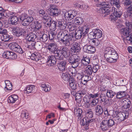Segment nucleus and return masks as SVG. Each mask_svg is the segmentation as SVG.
I'll return each instance as SVG.
<instances>
[{
	"mask_svg": "<svg viewBox=\"0 0 132 132\" xmlns=\"http://www.w3.org/2000/svg\"><path fill=\"white\" fill-rule=\"evenodd\" d=\"M104 53V56L108 62H115L118 59V56L116 51L112 47H106L105 49Z\"/></svg>",
	"mask_w": 132,
	"mask_h": 132,
	"instance_id": "f257e3e1",
	"label": "nucleus"
},
{
	"mask_svg": "<svg viewBox=\"0 0 132 132\" xmlns=\"http://www.w3.org/2000/svg\"><path fill=\"white\" fill-rule=\"evenodd\" d=\"M73 34H58L57 36L61 38L62 41L65 46H68L71 45L73 41L72 39L73 37Z\"/></svg>",
	"mask_w": 132,
	"mask_h": 132,
	"instance_id": "f03ea898",
	"label": "nucleus"
},
{
	"mask_svg": "<svg viewBox=\"0 0 132 132\" xmlns=\"http://www.w3.org/2000/svg\"><path fill=\"white\" fill-rule=\"evenodd\" d=\"M69 62L71 63L72 67L74 68H76L78 66L80 63V57L77 55L74 54L72 55L69 59Z\"/></svg>",
	"mask_w": 132,
	"mask_h": 132,
	"instance_id": "7ed1b4c3",
	"label": "nucleus"
},
{
	"mask_svg": "<svg viewBox=\"0 0 132 132\" xmlns=\"http://www.w3.org/2000/svg\"><path fill=\"white\" fill-rule=\"evenodd\" d=\"M112 12L113 14L111 15L110 17V19L111 20H115L117 17H120L122 13V11H119V9H116L114 7H112Z\"/></svg>",
	"mask_w": 132,
	"mask_h": 132,
	"instance_id": "20e7f679",
	"label": "nucleus"
},
{
	"mask_svg": "<svg viewBox=\"0 0 132 132\" xmlns=\"http://www.w3.org/2000/svg\"><path fill=\"white\" fill-rule=\"evenodd\" d=\"M9 46L10 49L13 51L20 54H22L23 53L22 48L16 43H11L9 44Z\"/></svg>",
	"mask_w": 132,
	"mask_h": 132,
	"instance_id": "39448f33",
	"label": "nucleus"
},
{
	"mask_svg": "<svg viewBox=\"0 0 132 132\" xmlns=\"http://www.w3.org/2000/svg\"><path fill=\"white\" fill-rule=\"evenodd\" d=\"M121 102L123 104L122 109L123 111H127L131 105V101L127 98H123L121 100Z\"/></svg>",
	"mask_w": 132,
	"mask_h": 132,
	"instance_id": "423d86ee",
	"label": "nucleus"
},
{
	"mask_svg": "<svg viewBox=\"0 0 132 132\" xmlns=\"http://www.w3.org/2000/svg\"><path fill=\"white\" fill-rule=\"evenodd\" d=\"M56 58L55 56L51 55L48 56L47 63L48 65L53 66L56 64Z\"/></svg>",
	"mask_w": 132,
	"mask_h": 132,
	"instance_id": "0eeeda50",
	"label": "nucleus"
},
{
	"mask_svg": "<svg viewBox=\"0 0 132 132\" xmlns=\"http://www.w3.org/2000/svg\"><path fill=\"white\" fill-rule=\"evenodd\" d=\"M100 98L101 102V103L103 102L104 105H109L111 104V101L112 100L111 99L109 100L107 98L104 94H101L100 95Z\"/></svg>",
	"mask_w": 132,
	"mask_h": 132,
	"instance_id": "6e6552de",
	"label": "nucleus"
},
{
	"mask_svg": "<svg viewBox=\"0 0 132 132\" xmlns=\"http://www.w3.org/2000/svg\"><path fill=\"white\" fill-rule=\"evenodd\" d=\"M128 114L127 113H125L123 112L119 113L118 114V116L116 118H114V120L116 121V119L117 118V119L119 121H123L128 118Z\"/></svg>",
	"mask_w": 132,
	"mask_h": 132,
	"instance_id": "1a4fd4ad",
	"label": "nucleus"
},
{
	"mask_svg": "<svg viewBox=\"0 0 132 132\" xmlns=\"http://www.w3.org/2000/svg\"><path fill=\"white\" fill-rule=\"evenodd\" d=\"M91 80V77L90 75L85 73L82 77L81 83L84 85H86Z\"/></svg>",
	"mask_w": 132,
	"mask_h": 132,
	"instance_id": "9d476101",
	"label": "nucleus"
},
{
	"mask_svg": "<svg viewBox=\"0 0 132 132\" xmlns=\"http://www.w3.org/2000/svg\"><path fill=\"white\" fill-rule=\"evenodd\" d=\"M77 13L74 11H69L65 13L64 15L65 18H67L70 20L73 19L75 16L77 15Z\"/></svg>",
	"mask_w": 132,
	"mask_h": 132,
	"instance_id": "9b49d317",
	"label": "nucleus"
},
{
	"mask_svg": "<svg viewBox=\"0 0 132 132\" xmlns=\"http://www.w3.org/2000/svg\"><path fill=\"white\" fill-rule=\"evenodd\" d=\"M36 90V87L34 85H28L24 90V92L27 94L33 93L35 92Z\"/></svg>",
	"mask_w": 132,
	"mask_h": 132,
	"instance_id": "f8f14e48",
	"label": "nucleus"
},
{
	"mask_svg": "<svg viewBox=\"0 0 132 132\" xmlns=\"http://www.w3.org/2000/svg\"><path fill=\"white\" fill-rule=\"evenodd\" d=\"M83 48L84 51L88 53H93L96 51L95 48L89 45H85L84 46Z\"/></svg>",
	"mask_w": 132,
	"mask_h": 132,
	"instance_id": "ddd939ff",
	"label": "nucleus"
},
{
	"mask_svg": "<svg viewBox=\"0 0 132 132\" xmlns=\"http://www.w3.org/2000/svg\"><path fill=\"white\" fill-rule=\"evenodd\" d=\"M33 20V18L31 16H29L26 19L22 20L21 24L23 26H27L29 25Z\"/></svg>",
	"mask_w": 132,
	"mask_h": 132,
	"instance_id": "4468645a",
	"label": "nucleus"
},
{
	"mask_svg": "<svg viewBox=\"0 0 132 132\" xmlns=\"http://www.w3.org/2000/svg\"><path fill=\"white\" fill-rule=\"evenodd\" d=\"M80 46V45L78 43L72 42L70 46L71 51L75 52L77 50H79L81 49Z\"/></svg>",
	"mask_w": 132,
	"mask_h": 132,
	"instance_id": "2eb2a0df",
	"label": "nucleus"
},
{
	"mask_svg": "<svg viewBox=\"0 0 132 132\" xmlns=\"http://www.w3.org/2000/svg\"><path fill=\"white\" fill-rule=\"evenodd\" d=\"M57 44L56 43H51L49 45L47 49L51 52L54 53L55 51L57 50Z\"/></svg>",
	"mask_w": 132,
	"mask_h": 132,
	"instance_id": "dca6fc26",
	"label": "nucleus"
},
{
	"mask_svg": "<svg viewBox=\"0 0 132 132\" xmlns=\"http://www.w3.org/2000/svg\"><path fill=\"white\" fill-rule=\"evenodd\" d=\"M111 10L109 8L107 7H102L101 8L98 10V12L103 14L104 15H103L104 16H105L106 15L109 14L110 13V12Z\"/></svg>",
	"mask_w": 132,
	"mask_h": 132,
	"instance_id": "f3484780",
	"label": "nucleus"
},
{
	"mask_svg": "<svg viewBox=\"0 0 132 132\" xmlns=\"http://www.w3.org/2000/svg\"><path fill=\"white\" fill-rule=\"evenodd\" d=\"M89 28L86 26H84L82 27H79L76 30L78 33H87L89 32ZM77 33V32L76 33Z\"/></svg>",
	"mask_w": 132,
	"mask_h": 132,
	"instance_id": "a211bd4d",
	"label": "nucleus"
},
{
	"mask_svg": "<svg viewBox=\"0 0 132 132\" xmlns=\"http://www.w3.org/2000/svg\"><path fill=\"white\" fill-rule=\"evenodd\" d=\"M74 113L75 115L78 117V119H80L82 117V110L79 108L78 107L75 108Z\"/></svg>",
	"mask_w": 132,
	"mask_h": 132,
	"instance_id": "6ab92c4d",
	"label": "nucleus"
},
{
	"mask_svg": "<svg viewBox=\"0 0 132 132\" xmlns=\"http://www.w3.org/2000/svg\"><path fill=\"white\" fill-rule=\"evenodd\" d=\"M60 51L64 55L65 57L67 58L70 55V53L68 48L64 46L63 47L60 48Z\"/></svg>",
	"mask_w": 132,
	"mask_h": 132,
	"instance_id": "aec40b11",
	"label": "nucleus"
},
{
	"mask_svg": "<svg viewBox=\"0 0 132 132\" xmlns=\"http://www.w3.org/2000/svg\"><path fill=\"white\" fill-rule=\"evenodd\" d=\"M10 29L13 33H25L24 30H26V28L23 29L20 28L19 27L10 28Z\"/></svg>",
	"mask_w": 132,
	"mask_h": 132,
	"instance_id": "412c9836",
	"label": "nucleus"
},
{
	"mask_svg": "<svg viewBox=\"0 0 132 132\" xmlns=\"http://www.w3.org/2000/svg\"><path fill=\"white\" fill-rule=\"evenodd\" d=\"M34 31L37 32V33H40L42 27L41 24L37 21H36L34 23Z\"/></svg>",
	"mask_w": 132,
	"mask_h": 132,
	"instance_id": "4be33fe9",
	"label": "nucleus"
},
{
	"mask_svg": "<svg viewBox=\"0 0 132 132\" xmlns=\"http://www.w3.org/2000/svg\"><path fill=\"white\" fill-rule=\"evenodd\" d=\"M67 62L65 61H62L57 64V67L61 71L65 70L66 68Z\"/></svg>",
	"mask_w": 132,
	"mask_h": 132,
	"instance_id": "5701e85b",
	"label": "nucleus"
},
{
	"mask_svg": "<svg viewBox=\"0 0 132 132\" xmlns=\"http://www.w3.org/2000/svg\"><path fill=\"white\" fill-rule=\"evenodd\" d=\"M57 25L59 27V29L61 30L65 29L67 26L66 22L64 20L61 21H58Z\"/></svg>",
	"mask_w": 132,
	"mask_h": 132,
	"instance_id": "b1692460",
	"label": "nucleus"
},
{
	"mask_svg": "<svg viewBox=\"0 0 132 132\" xmlns=\"http://www.w3.org/2000/svg\"><path fill=\"white\" fill-rule=\"evenodd\" d=\"M89 34L88 35V36L90 37V38L93 39L95 38L97 39L101 38L102 39L103 37L102 34Z\"/></svg>",
	"mask_w": 132,
	"mask_h": 132,
	"instance_id": "393cba45",
	"label": "nucleus"
},
{
	"mask_svg": "<svg viewBox=\"0 0 132 132\" xmlns=\"http://www.w3.org/2000/svg\"><path fill=\"white\" fill-rule=\"evenodd\" d=\"M96 114L99 116L101 115L103 112V108L100 105H97L95 108Z\"/></svg>",
	"mask_w": 132,
	"mask_h": 132,
	"instance_id": "a878e982",
	"label": "nucleus"
},
{
	"mask_svg": "<svg viewBox=\"0 0 132 132\" xmlns=\"http://www.w3.org/2000/svg\"><path fill=\"white\" fill-rule=\"evenodd\" d=\"M120 1L119 0H111V4H113L114 6H115L117 8V9H119V10L122 11L121 8L120 7Z\"/></svg>",
	"mask_w": 132,
	"mask_h": 132,
	"instance_id": "bb28decb",
	"label": "nucleus"
},
{
	"mask_svg": "<svg viewBox=\"0 0 132 132\" xmlns=\"http://www.w3.org/2000/svg\"><path fill=\"white\" fill-rule=\"evenodd\" d=\"M100 127L103 130H106L109 128L107 120H104L102 122Z\"/></svg>",
	"mask_w": 132,
	"mask_h": 132,
	"instance_id": "cd10ccee",
	"label": "nucleus"
},
{
	"mask_svg": "<svg viewBox=\"0 0 132 132\" xmlns=\"http://www.w3.org/2000/svg\"><path fill=\"white\" fill-rule=\"evenodd\" d=\"M59 50H58L56 51H55V52L54 53L55 54V56L56 58V59L60 60L63 59L64 55Z\"/></svg>",
	"mask_w": 132,
	"mask_h": 132,
	"instance_id": "c85d7f7f",
	"label": "nucleus"
},
{
	"mask_svg": "<svg viewBox=\"0 0 132 132\" xmlns=\"http://www.w3.org/2000/svg\"><path fill=\"white\" fill-rule=\"evenodd\" d=\"M127 93L125 91H120L117 93L116 97L118 99H120L125 97Z\"/></svg>",
	"mask_w": 132,
	"mask_h": 132,
	"instance_id": "c756f323",
	"label": "nucleus"
},
{
	"mask_svg": "<svg viewBox=\"0 0 132 132\" xmlns=\"http://www.w3.org/2000/svg\"><path fill=\"white\" fill-rule=\"evenodd\" d=\"M39 56V53L35 52L32 54L30 58L31 59L33 60L38 61L40 59V58Z\"/></svg>",
	"mask_w": 132,
	"mask_h": 132,
	"instance_id": "7c9ffc66",
	"label": "nucleus"
},
{
	"mask_svg": "<svg viewBox=\"0 0 132 132\" xmlns=\"http://www.w3.org/2000/svg\"><path fill=\"white\" fill-rule=\"evenodd\" d=\"M3 35L1 37L2 39L4 41L6 42L9 40H12L13 38L11 36H10L7 34H2Z\"/></svg>",
	"mask_w": 132,
	"mask_h": 132,
	"instance_id": "2f4dec72",
	"label": "nucleus"
},
{
	"mask_svg": "<svg viewBox=\"0 0 132 132\" xmlns=\"http://www.w3.org/2000/svg\"><path fill=\"white\" fill-rule=\"evenodd\" d=\"M18 98V96L15 95H13L10 96L9 97V100H8V102L10 103H13L17 100Z\"/></svg>",
	"mask_w": 132,
	"mask_h": 132,
	"instance_id": "473e14b6",
	"label": "nucleus"
},
{
	"mask_svg": "<svg viewBox=\"0 0 132 132\" xmlns=\"http://www.w3.org/2000/svg\"><path fill=\"white\" fill-rule=\"evenodd\" d=\"M43 22L45 24V25L46 26L47 25H49L50 23L52 21L51 18L49 16H46L44 15V16L43 17Z\"/></svg>",
	"mask_w": 132,
	"mask_h": 132,
	"instance_id": "72a5a7b5",
	"label": "nucleus"
},
{
	"mask_svg": "<svg viewBox=\"0 0 132 132\" xmlns=\"http://www.w3.org/2000/svg\"><path fill=\"white\" fill-rule=\"evenodd\" d=\"M30 34V35L27 34L26 38L28 39V42L34 41V40L36 38V35L34 34Z\"/></svg>",
	"mask_w": 132,
	"mask_h": 132,
	"instance_id": "f704fd0d",
	"label": "nucleus"
},
{
	"mask_svg": "<svg viewBox=\"0 0 132 132\" xmlns=\"http://www.w3.org/2000/svg\"><path fill=\"white\" fill-rule=\"evenodd\" d=\"M84 22L83 19L80 17H77L75 19L74 23L77 25L81 24Z\"/></svg>",
	"mask_w": 132,
	"mask_h": 132,
	"instance_id": "c9c22d12",
	"label": "nucleus"
},
{
	"mask_svg": "<svg viewBox=\"0 0 132 132\" xmlns=\"http://www.w3.org/2000/svg\"><path fill=\"white\" fill-rule=\"evenodd\" d=\"M5 82L6 84V87L5 88V90H11L12 89V85L10 82L8 80L5 81Z\"/></svg>",
	"mask_w": 132,
	"mask_h": 132,
	"instance_id": "e433bc0d",
	"label": "nucleus"
},
{
	"mask_svg": "<svg viewBox=\"0 0 132 132\" xmlns=\"http://www.w3.org/2000/svg\"><path fill=\"white\" fill-rule=\"evenodd\" d=\"M10 20L12 24H16L18 21V18L16 16H11Z\"/></svg>",
	"mask_w": 132,
	"mask_h": 132,
	"instance_id": "4c0bfd02",
	"label": "nucleus"
},
{
	"mask_svg": "<svg viewBox=\"0 0 132 132\" xmlns=\"http://www.w3.org/2000/svg\"><path fill=\"white\" fill-rule=\"evenodd\" d=\"M28 43L27 47L30 48L31 50H34L35 48L36 42L34 41L29 42Z\"/></svg>",
	"mask_w": 132,
	"mask_h": 132,
	"instance_id": "58836bf2",
	"label": "nucleus"
},
{
	"mask_svg": "<svg viewBox=\"0 0 132 132\" xmlns=\"http://www.w3.org/2000/svg\"><path fill=\"white\" fill-rule=\"evenodd\" d=\"M85 74L90 75H92V67L91 65H89L86 67L85 72Z\"/></svg>",
	"mask_w": 132,
	"mask_h": 132,
	"instance_id": "ea45409f",
	"label": "nucleus"
},
{
	"mask_svg": "<svg viewBox=\"0 0 132 132\" xmlns=\"http://www.w3.org/2000/svg\"><path fill=\"white\" fill-rule=\"evenodd\" d=\"M41 87L43 88V89L46 92L50 91V90L51 88L50 86L45 83L42 84Z\"/></svg>",
	"mask_w": 132,
	"mask_h": 132,
	"instance_id": "a19ab883",
	"label": "nucleus"
},
{
	"mask_svg": "<svg viewBox=\"0 0 132 132\" xmlns=\"http://www.w3.org/2000/svg\"><path fill=\"white\" fill-rule=\"evenodd\" d=\"M29 114L25 111L23 110L21 112V117L23 120L27 119L28 118Z\"/></svg>",
	"mask_w": 132,
	"mask_h": 132,
	"instance_id": "79ce46f5",
	"label": "nucleus"
},
{
	"mask_svg": "<svg viewBox=\"0 0 132 132\" xmlns=\"http://www.w3.org/2000/svg\"><path fill=\"white\" fill-rule=\"evenodd\" d=\"M90 62V58L89 57L86 56L83 57L82 60V62L84 64L87 65Z\"/></svg>",
	"mask_w": 132,
	"mask_h": 132,
	"instance_id": "37998d69",
	"label": "nucleus"
},
{
	"mask_svg": "<svg viewBox=\"0 0 132 132\" xmlns=\"http://www.w3.org/2000/svg\"><path fill=\"white\" fill-rule=\"evenodd\" d=\"M93 113L91 109L87 111L86 112V118H91L93 117Z\"/></svg>",
	"mask_w": 132,
	"mask_h": 132,
	"instance_id": "c03bdc74",
	"label": "nucleus"
},
{
	"mask_svg": "<svg viewBox=\"0 0 132 132\" xmlns=\"http://www.w3.org/2000/svg\"><path fill=\"white\" fill-rule=\"evenodd\" d=\"M56 25V23L54 21H53L52 22L51 21L49 23V25H47L46 26L47 27H50L51 29H54Z\"/></svg>",
	"mask_w": 132,
	"mask_h": 132,
	"instance_id": "a18cd8bd",
	"label": "nucleus"
},
{
	"mask_svg": "<svg viewBox=\"0 0 132 132\" xmlns=\"http://www.w3.org/2000/svg\"><path fill=\"white\" fill-rule=\"evenodd\" d=\"M116 94L115 92L111 90H108L106 93L107 96L110 98H112Z\"/></svg>",
	"mask_w": 132,
	"mask_h": 132,
	"instance_id": "49530a36",
	"label": "nucleus"
},
{
	"mask_svg": "<svg viewBox=\"0 0 132 132\" xmlns=\"http://www.w3.org/2000/svg\"><path fill=\"white\" fill-rule=\"evenodd\" d=\"M50 12V15L53 16H57L59 14H60V10L58 9Z\"/></svg>",
	"mask_w": 132,
	"mask_h": 132,
	"instance_id": "de8ad7c7",
	"label": "nucleus"
},
{
	"mask_svg": "<svg viewBox=\"0 0 132 132\" xmlns=\"http://www.w3.org/2000/svg\"><path fill=\"white\" fill-rule=\"evenodd\" d=\"M70 75L66 73H62L61 77L62 78L66 81H69Z\"/></svg>",
	"mask_w": 132,
	"mask_h": 132,
	"instance_id": "09e8293b",
	"label": "nucleus"
},
{
	"mask_svg": "<svg viewBox=\"0 0 132 132\" xmlns=\"http://www.w3.org/2000/svg\"><path fill=\"white\" fill-rule=\"evenodd\" d=\"M9 55L8 57V59H14L16 58L17 57V55L14 52L9 51Z\"/></svg>",
	"mask_w": 132,
	"mask_h": 132,
	"instance_id": "8fccbe9b",
	"label": "nucleus"
},
{
	"mask_svg": "<svg viewBox=\"0 0 132 132\" xmlns=\"http://www.w3.org/2000/svg\"><path fill=\"white\" fill-rule=\"evenodd\" d=\"M131 30L129 27L128 26L125 28H123L121 29L120 31L123 33H130Z\"/></svg>",
	"mask_w": 132,
	"mask_h": 132,
	"instance_id": "3c124183",
	"label": "nucleus"
},
{
	"mask_svg": "<svg viewBox=\"0 0 132 132\" xmlns=\"http://www.w3.org/2000/svg\"><path fill=\"white\" fill-rule=\"evenodd\" d=\"M77 83L76 82H69V86L70 88L72 89L75 90L77 88Z\"/></svg>",
	"mask_w": 132,
	"mask_h": 132,
	"instance_id": "603ef678",
	"label": "nucleus"
},
{
	"mask_svg": "<svg viewBox=\"0 0 132 132\" xmlns=\"http://www.w3.org/2000/svg\"><path fill=\"white\" fill-rule=\"evenodd\" d=\"M40 40L43 42L46 41L48 39L47 35L45 34H44L42 36L39 37Z\"/></svg>",
	"mask_w": 132,
	"mask_h": 132,
	"instance_id": "864d4df0",
	"label": "nucleus"
},
{
	"mask_svg": "<svg viewBox=\"0 0 132 132\" xmlns=\"http://www.w3.org/2000/svg\"><path fill=\"white\" fill-rule=\"evenodd\" d=\"M99 68V66L97 64H94L92 68V71L95 73L97 72Z\"/></svg>",
	"mask_w": 132,
	"mask_h": 132,
	"instance_id": "5fc2aeb1",
	"label": "nucleus"
},
{
	"mask_svg": "<svg viewBox=\"0 0 132 132\" xmlns=\"http://www.w3.org/2000/svg\"><path fill=\"white\" fill-rule=\"evenodd\" d=\"M58 8L57 6L55 5L51 4L50 5V8L49 9L50 12L57 9Z\"/></svg>",
	"mask_w": 132,
	"mask_h": 132,
	"instance_id": "6e6d98bb",
	"label": "nucleus"
},
{
	"mask_svg": "<svg viewBox=\"0 0 132 132\" xmlns=\"http://www.w3.org/2000/svg\"><path fill=\"white\" fill-rule=\"evenodd\" d=\"M107 121L109 127H112L114 125V122L113 120L110 119L109 120H107Z\"/></svg>",
	"mask_w": 132,
	"mask_h": 132,
	"instance_id": "4d7b16f0",
	"label": "nucleus"
},
{
	"mask_svg": "<svg viewBox=\"0 0 132 132\" xmlns=\"http://www.w3.org/2000/svg\"><path fill=\"white\" fill-rule=\"evenodd\" d=\"M127 11L129 16L132 18V4L131 5L127 8Z\"/></svg>",
	"mask_w": 132,
	"mask_h": 132,
	"instance_id": "13d9d810",
	"label": "nucleus"
},
{
	"mask_svg": "<svg viewBox=\"0 0 132 132\" xmlns=\"http://www.w3.org/2000/svg\"><path fill=\"white\" fill-rule=\"evenodd\" d=\"M92 40V44L95 46H97L100 44V43L97 39L96 38Z\"/></svg>",
	"mask_w": 132,
	"mask_h": 132,
	"instance_id": "bf43d9fd",
	"label": "nucleus"
},
{
	"mask_svg": "<svg viewBox=\"0 0 132 132\" xmlns=\"http://www.w3.org/2000/svg\"><path fill=\"white\" fill-rule=\"evenodd\" d=\"M79 120H80V123L81 125L84 126L85 124H86V118H82Z\"/></svg>",
	"mask_w": 132,
	"mask_h": 132,
	"instance_id": "052dcab7",
	"label": "nucleus"
},
{
	"mask_svg": "<svg viewBox=\"0 0 132 132\" xmlns=\"http://www.w3.org/2000/svg\"><path fill=\"white\" fill-rule=\"evenodd\" d=\"M99 95V94L96 93L94 94H90L88 97L89 100L91 99V98H92L93 99L95 98L96 97H98Z\"/></svg>",
	"mask_w": 132,
	"mask_h": 132,
	"instance_id": "680f3d73",
	"label": "nucleus"
},
{
	"mask_svg": "<svg viewBox=\"0 0 132 132\" xmlns=\"http://www.w3.org/2000/svg\"><path fill=\"white\" fill-rule=\"evenodd\" d=\"M103 7H107L108 8L109 6H110V3L107 2H103L101 4Z\"/></svg>",
	"mask_w": 132,
	"mask_h": 132,
	"instance_id": "e2e57ef3",
	"label": "nucleus"
},
{
	"mask_svg": "<svg viewBox=\"0 0 132 132\" xmlns=\"http://www.w3.org/2000/svg\"><path fill=\"white\" fill-rule=\"evenodd\" d=\"M9 51H7L4 52L2 54L3 57L5 58L8 59V56H9Z\"/></svg>",
	"mask_w": 132,
	"mask_h": 132,
	"instance_id": "0e129e2a",
	"label": "nucleus"
},
{
	"mask_svg": "<svg viewBox=\"0 0 132 132\" xmlns=\"http://www.w3.org/2000/svg\"><path fill=\"white\" fill-rule=\"evenodd\" d=\"M76 6L77 7L80 8L82 10H86L87 9V6H86V7H84L83 6L85 5V4L80 5V4H78V3H76Z\"/></svg>",
	"mask_w": 132,
	"mask_h": 132,
	"instance_id": "69168bd1",
	"label": "nucleus"
},
{
	"mask_svg": "<svg viewBox=\"0 0 132 132\" xmlns=\"http://www.w3.org/2000/svg\"><path fill=\"white\" fill-rule=\"evenodd\" d=\"M97 103L98 101L96 102V100L95 99H93L92 100V101L90 103V104L92 106H94L97 105Z\"/></svg>",
	"mask_w": 132,
	"mask_h": 132,
	"instance_id": "338daca9",
	"label": "nucleus"
},
{
	"mask_svg": "<svg viewBox=\"0 0 132 132\" xmlns=\"http://www.w3.org/2000/svg\"><path fill=\"white\" fill-rule=\"evenodd\" d=\"M126 25L127 26H128L129 27V28L131 29V28H132V22L130 23L128 21L126 20L125 23Z\"/></svg>",
	"mask_w": 132,
	"mask_h": 132,
	"instance_id": "774afa93",
	"label": "nucleus"
}]
</instances>
